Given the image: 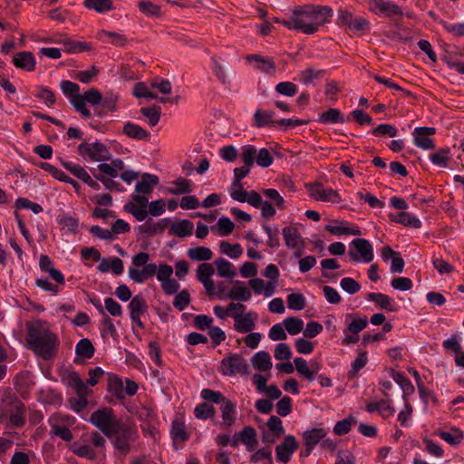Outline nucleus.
<instances>
[{"label":"nucleus","mask_w":464,"mask_h":464,"mask_svg":"<svg viewBox=\"0 0 464 464\" xmlns=\"http://www.w3.org/2000/svg\"><path fill=\"white\" fill-rule=\"evenodd\" d=\"M187 255L191 260L203 263H207L213 257V252L207 246L190 247L188 249Z\"/></svg>","instance_id":"e433bc0d"},{"label":"nucleus","mask_w":464,"mask_h":464,"mask_svg":"<svg viewBox=\"0 0 464 464\" xmlns=\"http://www.w3.org/2000/svg\"><path fill=\"white\" fill-rule=\"evenodd\" d=\"M232 319L234 320V330L239 334H246L256 328L258 314L254 311H246L244 304L243 309H237L233 313Z\"/></svg>","instance_id":"6e6552de"},{"label":"nucleus","mask_w":464,"mask_h":464,"mask_svg":"<svg viewBox=\"0 0 464 464\" xmlns=\"http://www.w3.org/2000/svg\"><path fill=\"white\" fill-rule=\"evenodd\" d=\"M138 6L140 11L146 16L159 17L161 14L160 7L149 0H140Z\"/></svg>","instance_id":"680f3d73"},{"label":"nucleus","mask_w":464,"mask_h":464,"mask_svg":"<svg viewBox=\"0 0 464 464\" xmlns=\"http://www.w3.org/2000/svg\"><path fill=\"white\" fill-rule=\"evenodd\" d=\"M220 372L226 376L244 374L248 371L246 360L239 354H231L221 361Z\"/></svg>","instance_id":"9d476101"},{"label":"nucleus","mask_w":464,"mask_h":464,"mask_svg":"<svg viewBox=\"0 0 464 464\" xmlns=\"http://www.w3.org/2000/svg\"><path fill=\"white\" fill-rule=\"evenodd\" d=\"M327 430L324 428H313L305 430L303 433V439L305 444V453L304 456H308L311 454L312 450L314 447L321 442V440L326 437Z\"/></svg>","instance_id":"a211bd4d"},{"label":"nucleus","mask_w":464,"mask_h":464,"mask_svg":"<svg viewBox=\"0 0 464 464\" xmlns=\"http://www.w3.org/2000/svg\"><path fill=\"white\" fill-rule=\"evenodd\" d=\"M251 290L244 285L237 282L229 291L228 297L240 302H246L251 298Z\"/></svg>","instance_id":"79ce46f5"},{"label":"nucleus","mask_w":464,"mask_h":464,"mask_svg":"<svg viewBox=\"0 0 464 464\" xmlns=\"http://www.w3.org/2000/svg\"><path fill=\"white\" fill-rule=\"evenodd\" d=\"M26 328L28 347L43 359H51L55 354L59 341L50 331L48 324L42 320H34L28 323Z\"/></svg>","instance_id":"f03ea898"},{"label":"nucleus","mask_w":464,"mask_h":464,"mask_svg":"<svg viewBox=\"0 0 464 464\" xmlns=\"http://www.w3.org/2000/svg\"><path fill=\"white\" fill-rule=\"evenodd\" d=\"M325 230L329 233L337 236H361V229L357 226H349L347 222L334 221L325 226Z\"/></svg>","instance_id":"412c9836"},{"label":"nucleus","mask_w":464,"mask_h":464,"mask_svg":"<svg viewBox=\"0 0 464 464\" xmlns=\"http://www.w3.org/2000/svg\"><path fill=\"white\" fill-rule=\"evenodd\" d=\"M308 194L316 201H323L331 204L342 202V198L337 190L323 186L320 183L309 185Z\"/></svg>","instance_id":"4468645a"},{"label":"nucleus","mask_w":464,"mask_h":464,"mask_svg":"<svg viewBox=\"0 0 464 464\" xmlns=\"http://www.w3.org/2000/svg\"><path fill=\"white\" fill-rule=\"evenodd\" d=\"M248 284L256 295H263L266 298H268L276 293L274 283H266L261 278H252Z\"/></svg>","instance_id":"b1692460"},{"label":"nucleus","mask_w":464,"mask_h":464,"mask_svg":"<svg viewBox=\"0 0 464 464\" xmlns=\"http://www.w3.org/2000/svg\"><path fill=\"white\" fill-rule=\"evenodd\" d=\"M430 162L440 168H447L450 160V150L444 147L429 156Z\"/></svg>","instance_id":"a18cd8bd"},{"label":"nucleus","mask_w":464,"mask_h":464,"mask_svg":"<svg viewBox=\"0 0 464 464\" xmlns=\"http://www.w3.org/2000/svg\"><path fill=\"white\" fill-rule=\"evenodd\" d=\"M123 132L127 136L137 140H144L148 137V132L143 128L132 122H127L124 125Z\"/></svg>","instance_id":"e2e57ef3"},{"label":"nucleus","mask_w":464,"mask_h":464,"mask_svg":"<svg viewBox=\"0 0 464 464\" xmlns=\"http://www.w3.org/2000/svg\"><path fill=\"white\" fill-rule=\"evenodd\" d=\"M238 438L246 446L247 451H253L256 449L257 439L256 432L253 427L246 426L242 429L238 433Z\"/></svg>","instance_id":"f704fd0d"},{"label":"nucleus","mask_w":464,"mask_h":464,"mask_svg":"<svg viewBox=\"0 0 464 464\" xmlns=\"http://www.w3.org/2000/svg\"><path fill=\"white\" fill-rule=\"evenodd\" d=\"M128 309L130 315H142L147 312L148 305L143 296L137 295L131 298Z\"/></svg>","instance_id":"603ef678"},{"label":"nucleus","mask_w":464,"mask_h":464,"mask_svg":"<svg viewBox=\"0 0 464 464\" xmlns=\"http://www.w3.org/2000/svg\"><path fill=\"white\" fill-rule=\"evenodd\" d=\"M368 362V357L366 352H361L357 357L352 362L351 369L348 372L349 379H355L360 376V372Z\"/></svg>","instance_id":"49530a36"},{"label":"nucleus","mask_w":464,"mask_h":464,"mask_svg":"<svg viewBox=\"0 0 464 464\" xmlns=\"http://www.w3.org/2000/svg\"><path fill=\"white\" fill-rule=\"evenodd\" d=\"M253 367L260 372H269L273 366L270 354L266 351H258L251 358Z\"/></svg>","instance_id":"cd10ccee"},{"label":"nucleus","mask_w":464,"mask_h":464,"mask_svg":"<svg viewBox=\"0 0 464 464\" xmlns=\"http://www.w3.org/2000/svg\"><path fill=\"white\" fill-rule=\"evenodd\" d=\"M317 121L322 124H336L344 123L346 119L342 114L341 111L336 108L329 109L322 112L317 119Z\"/></svg>","instance_id":"72a5a7b5"},{"label":"nucleus","mask_w":464,"mask_h":464,"mask_svg":"<svg viewBox=\"0 0 464 464\" xmlns=\"http://www.w3.org/2000/svg\"><path fill=\"white\" fill-rule=\"evenodd\" d=\"M348 256L353 263H370L374 257L372 245L365 238H355L349 245Z\"/></svg>","instance_id":"423d86ee"},{"label":"nucleus","mask_w":464,"mask_h":464,"mask_svg":"<svg viewBox=\"0 0 464 464\" xmlns=\"http://www.w3.org/2000/svg\"><path fill=\"white\" fill-rule=\"evenodd\" d=\"M98 40L105 43L111 44L116 46H123L127 43L126 36L121 32H110L106 30H101L97 33Z\"/></svg>","instance_id":"a878e982"},{"label":"nucleus","mask_w":464,"mask_h":464,"mask_svg":"<svg viewBox=\"0 0 464 464\" xmlns=\"http://www.w3.org/2000/svg\"><path fill=\"white\" fill-rule=\"evenodd\" d=\"M133 94L137 98L158 99L160 102H166L168 101L165 97L158 98L157 94L151 91L150 85H147L145 82L136 83L133 89Z\"/></svg>","instance_id":"37998d69"},{"label":"nucleus","mask_w":464,"mask_h":464,"mask_svg":"<svg viewBox=\"0 0 464 464\" xmlns=\"http://www.w3.org/2000/svg\"><path fill=\"white\" fill-rule=\"evenodd\" d=\"M80 155L90 162L107 161L111 159V154L107 147L100 142L82 143L78 147Z\"/></svg>","instance_id":"0eeeda50"},{"label":"nucleus","mask_w":464,"mask_h":464,"mask_svg":"<svg viewBox=\"0 0 464 464\" xmlns=\"http://www.w3.org/2000/svg\"><path fill=\"white\" fill-rule=\"evenodd\" d=\"M57 224L66 234H76L79 230V221L73 216L68 214L59 215Z\"/></svg>","instance_id":"473e14b6"},{"label":"nucleus","mask_w":464,"mask_h":464,"mask_svg":"<svg viewBox=\"0 0 464 464\" xmlns=\"http://www.w3.org/2000/svg\"><path fill=\"white\" fill-rule=\"evenodd\" d=\"M244 304L241 303H230L226 308L221 305H215L213 307V312L217 317L219 319H225L227 317H231L233 313L236 312L237 309H243Z\"/></svg>","instance_id":"6e6d98bb"},{"label":"nucleus","mask_w":464,"mask_h":464,"mask_svg":"<svg viewBox=\"0 0 464 464\" xmlns=\"http://www.w3.org/2000/svg\"><path fill=\"white\" fill-rule=\"evenodd\" d=\"M246 59L249 63H254L255 67L265 73L272 74L276 71L275 63L271 58L251 54Z\"/></svg>","instance_id":"bb28decb"},{"label":"nucleus","mask_w":464,"mask_h":464,"mask_svg":"<svg viewBox=\"0 0 464 464\" xmlns=\"http://www.w3.org/2000/svg\"><path fill=\"white\" fill-rule=\"evenodd\" d=\"M356 423V419L353 416H349L348 418L343 419L335 423L334 426V432L338 436H343L347 434L353 424Z\"/></svg>","instance_id":"338daca9"},{"label":"nucleus","mask_w":464,"mask_h":464,"mask_svg":"<svg viewBox=\"0 0 464 464\" xmlns=\"http://www.w3.org/2000/svg\"><path fill=\"white\" fill-rule=\"evenodd\" d=\"M145 279H149L156 275L158 281L163 292L168 295H172L180 288L179 281L172 277L174 269L166 263H160L157 266L155 263H148L142 268Z\"/></svg>","instance_id":"7ed1b4c3"},{"label":"nucleus","mask_w":464,"mask_h":464,"mask_svg":"<svg viewBox=\"0 0 464 464\" xmlns=\"http://www.w3.org/2000/svg\"><path fill=\"white\" fill-rule=\"evenodd\" d=\"M333 14L332 8L326 5H304L295 9L288 18H275V21L289 30L314 34L330 22Z\"/></svg>","instance_id":"f257e3e1"},{"label":"nucleus","mask_w":464,"mask_h":464,"mask_svg":"<svg viewBox=\"0 0 464 464\" xmlns=\"http://www.w3.org/2000/svg\"><path fill=\"white\" fill-rule=\"evenodd\" d=\"M5 415L8 418V425L10 427H22L25 420L24 405L20 401H14Z\"/></svg>","instance_id":"6ab92c4d"},{"label":"nucleus","mask_w":464,"mask_h":464,"mask_svg":"<svg viewBox=\"0 0 464 464\" xmlns=\"http://www.w3.org/2000/svg\"><path fill=\"white\" fill-rule=\"evenodd\" d=\"M229 195L232 199L244 203L247 202L252 207H257L261 204V195L256 191H249L244 189L241 182L233 181L228 188Z\"/></svg>","instance_id":"9b49d317"},{"label":"nucleus","mask_w":464,"mask_h":464,"mask_svg":"<svg viewBox=\"0 0 464 464\" xmlns=\"http://www.w3.org/2000/svg\"><path fill=\"white\" fill-rule=\"evenodd\" d=\"M159 183V178L154 174L145 173L135 185V191L141 194H150Z\"/></svg>","instance_id":"c85d7f7f"},{"label":"nucleus","mask_w":464,"mask_h":464,"mask_svg":"<svg viewBox=\"0 0 464 464\" xmlns=\"http://www.w3.org/2000/svg\"><path fill=\"white\" fill-rule=\"evenodd\" d=\"M297 449V441L293 435H287L284 441L276 448V459L280 463H286Z\"/></svg>","instance_id":"dca6fc26"},{"label":"nucleus","mask_w":464,"mask_h":464,"mask_svg":"<svg viewBox=\"0 0 464 464\" xmlns=\"http://www.w3.org/2000/svg\"><path fill=\"white\" fill-rule=\"evenodd\" d=\"M194 225L188 219H181L171 224L169 233L179 237H186L192 234Z\"/></svg>","instance_id":"7c9ffc66"},{"label":"nucleus","mask_w":464,"mask_h":464,"mask_svg":"<svg viewBox=\"0 0 464 464\" xmlns=\"http://www.w3.org/2000/svg\"><path fill=\"white\" fill-rule=\"evenodd\" d=\"M219 410L222 418L221 426L226 429L232 427L237 419V404L229 399L224 400Z\"/></svg>","instance_id":"aec40b11"},{"label":"nucleus","mask_w":464,"mask_h":464,"mask_svg":"<svg viewBox=\"0 0 464 464\" xmlns=\"http://www.w3.org/2000/svg\"><path fill=\"white\" fill-rule=\"evenodd\" d=\"M390 219L393 222L401 224L405 227H411L414 228H420L421 227V221L415 215L401 211L398 214H390Z\"/></svg>","instance_id":"393cba45"},{"label":"nucleus","mask_w":464,"mask_h":464,"mask_svg":"<svg viewBox=\"0 0 464 464\" xmlns=\"http://www.w3.org/2000/svg\"><path fill=\"white\" fill-rule=\"evenodd\" d=\"M391 375L392 380L402 390V400L405 401L408 395H411L414 392V387L411 382L408 378H406L402 373L396 371H392Z\"/></svg>","instance_id":"a19ab883"},{"label":"nucleus","mask_w":464,"mask_h":464,"mask_svg":"<svg viewBox=\"0 0 464 464\" xmlns=\"http://www.w3.org/2000/svg\"><path fill=\"white\" fill-rule=\"evenodd\" d=\"M51 427L50 434L61 438L64 441L72 440V433L67 426L66 419L61 414H53L48 420Z\"/></svg>","instance_id":"2eb2a0df"},{"label":"nucleus","mask_w":464,"mask_h":464,"mask_svg":"<svg viewBox=\"0 0 464 464\" xmlns=\"http://www.w3.org/2000/svg\"><path fill=\"white\" fill-rule=\"evenodd\" d=\"M94 351L92 342L87 338L80 340L75 347L76 354L84 359L92 358L94 354Z\"/></svg>","instance_id":"4d7b16f0"},{"label":"nucleus","mask_w":464,"mask_h":464,"mask_svg":"<svg viewBox=\"0 0 464 464\" xmlns=\"http://www.w3.org/2000/svg\"><path fill=\"white\" fill-rule=\"evenodd\" d=\"M368 9L381 17L401 16L403 14L398 5L389 0H369Z\"/></svg>","instance_id":"f8f14e48"},{"label":"nucleus","mask_w":464,"mask_h":464,"mask_svg":"<svg viewBox=\"0 0 464 464\" xmlns=\"http://www.w3.org/2000/svg\"><path fill=\"white\" fill-rule=\"evenodd\" d=\"M283 324L290 335H296L304 329V321L298 317H286Z\"/></svg>","instance_id":"bf43d9fd"},{"label":"nucleus","mask_w":464,"mask_h":464,"mask_svg":"<svg viewBox=\"0 0 464 464\" xmlns=\"http://www.w3.org/2000/svg\"><path fill=\"white\" fill-rule=\"evenodd\" d=\"M69 385L73 389L76 396L88 399L92 393V389L80 378L79 374L72 372L69 375Z\"/></svg>","instance_id":"c756f323"},{"label":"nucleus","mask_w":464,"mask_h":464,"mask_svg":"<svg viewBox=\"0 0 464 464\" xmlns=\"http://www.w3.org/2000/svg\"><path fill=\"white\" fill-rule=\"evenodd\" d=\"M295 369L297 373L306 381L312 382L315 380V371L311 369L305 359L296 357L294 359Z\"/></svg>","instance_id":"58836bf2"},{"label":"nucleus","mask_w":464,"mask_h":464,"mask_svg":"<svg viewBox=\"0 0 464 464\" xmlns=\"http://www.w3.org/2000/svg\"><path fill=\"white\" fill-rule=\"evenodd\" d=\"M436 134L434 127H416L412 130L413 144L423 150H430L435 148V141L432 136Z\"/></svg>","instance_id":"ddd939ff"},{"label":"nucleus","mask_w":464,"mask_h":464,"mask_svg":"<svg viewBox=\"0 0 464 464\" xmlns=\"http://www.w3.org/2000/svg\"><path fill=\"white\" fill-rule=\"evenodd\" d=\"M170 195H181L191 191V181L184 178H179L172 182V186L167 188Z\"/></svg>","instance_id":"8fccbe9b"},{"label":"nucleus","mask_w":464,"mask_h":464,"mask_svg":"<svg viewBox=\"0 0 464 464\" xmlns=\"http://www.w3.org/2000/svg\"><path fill=\"white\" fill-rule=\"evenodd\" d=\"M150 85L151 89L157 90L163 95L170 94L172 92V84L167 79L154 78L150 82Z\"/></svg>","instance_id":"774afa93"},{"label":"nucleus","mask_w":464,"mask_h":464,"mask_svg":"<svg viewBox=\"0 0 464 464\" xmlns=\"http://www.w3.org/2000/svg\"><path fill=\"white\" fill-rule=\"evenodd\" d=\"M439 435L440 439L451 446H457L460 444L464 439V432L457 427H451L448 430H442L439 433Z\"/></svg>","instance_id":"ea45409f"},{"label":"nucleus","mask_w":464,"mask_h":464,"mask_svg":"<svg viewBox=\"0 0 464 464\" xmlns=\"http://www.w3.org/2000/svg\"><path fill=\"white\" fill-rule=\"evenodd\" d=\"M214 273V267L209 263H202L197 269L198 280L203 285L208 295H213L215 291L214 281L212 280Z\"/></svg>","instance_id":"f3484780"},{"label":"nucleus","mask_w":464,"mask_h":464,"mask_svg":"<svg viewBox=\"0 0 464 464\" xmlns=\"http://www.w3.org/2000/svg\"><path fill=\"white\" fill-rule=\"evenodd\" d=\"M84 6L100 14L113 8L111 0H84Z\"/></svg>","instance_id":"052dcab7"},{"label":"nucleus","mask_w":464,"mask_h":464,"mask_svg":"<svg viewBox=\"0 0 464 464\" xmlns=\"http://www.w3.org/2000/svg\"><path fill=\"white\" fill-rule=\"evenodd\" d=\"M97 168L101 171L100 174H105L109 176V178H117L119 176V171L123 170L124 163L121 159H114L111 163L102 161Z\"/></svg>","instance_id":"2f4dec72"},{"label":"nucleus","mask_w":464,"mask_h":464,"mask_svg":"<svg viewBox=\"0 0 464 464\" xmlns=\"http://www.w3.org/2000/svg\"><path fill=\"white\" fill-rule=\"evenodd\" d=\"M82 104L86 106V102L96 106L99 104H102V106H107L108 102L105 100H102V96L99 91L96 89H90L89 91L85 92L83 94H81Z\"/></svg>","instance_id":"3c124183"},{"label":"nucleus","mask_w":464,"mask_h":464,"mask_svg":"<svg viewBox=\"0 0 464 464\" xmlns=\"http://www.w3.org/2000/svg\"><path fill=\"white\" fill-rule=\"evenodd\" d=\"M249 460L254 464H272V451L266 448L260 449L250 456Z\"/></svg>","instance_id":"0e129e2a"},{"label":"nucleus","mask_w":464,"mask_h":464,"mask_svg":"<svg viewBox=\"0 0 464 464\" xmlns=\"http://www.w3.org/2000/svg\"><path fill=\"white\" fill-rule=\"evenodd\" d=\"M275 112L272 111L256 110L254 113L255 125L258 128L266 127L269 124H275L273 121Z\"/></svg>","instance_id":"5fc2aeb1"},{"label":"nucleus","mask_w":464,"mask_h":464,"mask_svg":"<svg viewBox=\"0 0 464 464\" xmlns=\"http://www.w3.org/2000/svg\"><path fill=\"white\" fill-rule=\"evenodd\" d=\"M70 449L74 454L81 458L93 459L96 457V451L90 443L75 441L71 445Z\"/></svg>","instance_id":"4c0bfd02"},{"label":"nucleus","mask_w":464,"mask_h":464,"mask_svg":"<svg viewBox=\"0 0 464 464\" xmlns=\"http://www.w3.org/2000/svg\"><path fill=\"white\" fill-rule=\"evenodd\" d=\"M88 421L107 436L115 430L120 420L116 417L112 409L104 407L92 412Z\"/></svg>","instance_id":"20e7f679"},{"label":"nucleus","mask_w":464,"mask_h":464,"mask_svg":"<svg viewBox=\"0 0 464 464\" xmlns=\"http://www.w3.org/2000/svg\"><path fill=\"white\" fill-rule=\"evenodd\" d=\"M107 437L111 440L116 449L121 451H128L130 442L137 440L138 431L134 427L120 421L115 430L108 434Z\"/></svg>","instance_id":"39448f33"},{"label":"nucleus","mask_w":464,"mask_h":464,"mask_svg":"<svg viewBox=\"0 0 464 464\" xmlns=\"http://www.w3.org/2000/svg\"><path fill=\"white\" fill-rule=\"evenodd\" d=\"M13 63L16 68L26 72H33L36 67V60L31 52L17 53L13 57Z\"/></svg>","instance_id":"4be33fe9"},{"label":"nucleus","mask_w":464,"mask_h":464,"mask_svg":"<svg viewBox=\"0 0 464 464\" xmlns=\"http://www.w3.org/2000/svg\"><path fill=\"white\" fill-rule=\"evenodd\" d=\"M62 165L64 169H66L75 178L82 181L83 183L86 181L90 174L85 170L83 167L81 165L74 163L72 161H63Z\"/></svg>","instance_id":"864d4df0"},{"label":"nucleus","mask_w":464,"mask_h":464,"mask_svg":"<svg viewBox=\"0 0 464 464\" xmlns=\"http://www.w3.org/2000/svg\"><path fill=\"white\" fill-rule=\"evenodd\" d=\"M221 254L227 256L231 259H237L243 254V247L240 244H231L227 241H221L219 244Z\"/></svg>","instance_id":"09e8293b"},{"label":"nucleus","mask_w":464,"mask_h":464,"mask_svg":"<svg viewBox=\"0 0 464 464\" xmlns=\"http://www.w3.org/2000/svg\"><path fill=\"white\" fill-rule=\"evenodd\" d=\"M367 299L376 303L382 309L389 312L396 310V304L394 300L387 295L382 293H370Z\"/></svg>","instance_id":"c9c22d12"},{"label":"nucleus","mask_w":464,"mask_h":464,"mask_svg":"<svg viewBox=\"0 0 464 464\" xmlns=\"http://www.w3.org/2000/svg\"><path fill=\"white\" fill-rule=\"evenodd\" d=\"M194 414L197 419L206 420L214 416L215 408L209 403L202 402L195 407Z\"/></svg>","instance_id":"69168bd1"},{"label":"nucleus","mask_w":464,"mask_h":464,"mask_svg":"<svg viewBox=\"0 0 464 464\" xmlns=\"http://www.w3.org/2000/svg\"><path fill=\"white\" fill-rule=\"evenodd\" d=\"M218 275L220 277L230 279L236 276V268L234 265L225 258H218L215 260Z\"/></svg>","instance_id":"c03bdc74"},{"label":"nucleus","mask_w":464,"mask_h":464,"mask_svg":"<svg viewBox=\"0 0 464 464\" xmlns=\"http://www.w3.org/2000/svg\"><path fill=\"white\" fill-rule=\"evenodd\" d=\"M211 229L212 231H217L220 237H227L234 231L235 224L230 218L221 217L218 219L217 224L212 227Z\"/></svg>","instance_id":"de8ad7c7"},{"label":"nucleus","mask_w":464,"mask_h":464,"mask_svg":"<svg viewBox=\"0 0 464 464\" xmlns=\"http://www.w3.org/2000/svg\"><path fill=\"white\" fill-rule=\"evenodd\" d=\"M60 86L63 93L68 97L74 109L80 112L83 118H89L91 116V111L82 104L79 85L71 81H63L61 82Z\"/></svg>","instance_id":"1a4fd4ad"},{"label":"nucleus","mask_w":464,"mask_h":464,"mask_svg":"<svg viewBox=\"0 0 464 464\" xmlns=\"http://www.w3.org/2000/svg\"><path fill=\"white\" fill-rule=\"evenodd\" d=\"M285 245L290 249H300L303 246V239L295 227H285L282 230Z\"/></svg>","instance_id":"5701e85b"},{"label":"nucleus","mask_w":464,"mask_h":464,"mask_svg":"<svg viewBox=\"0 0 464 464\" xmlns=\"http://www.w3.org/2000/svg\"><path fill=\"white\" fill-rule=\"evenodd\" d=\"M403 409H401L398 414V421L400 422L401 426L409 428L412 425V406L408 401L407 399H405Z\"/></svg>","instance_id":"13d9d810"}]
</instances>
